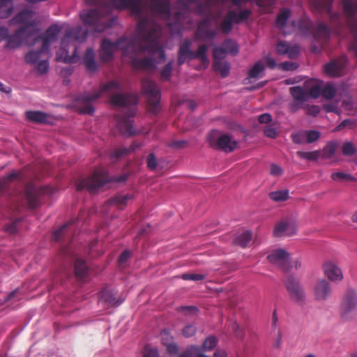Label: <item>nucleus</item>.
Returning <instances> with one entry per match:
<instances>
[{
  "label": "nucleus",
  "instance_id": "nucleus-1",
  "mask_svg": "<svg viewBox=\"0 0 357 357\" xmlns=\"http://www.w3.org/2000/svg\"><path fill=\"white\" fill-rule=\"evenodd\" d=\"M89 5H97L98 8L83 11L80 17L84 24L91 29L101 33L110 27L112 22L109 15L113 8L129 9L138 17L136 30V42L142 48L127 56L131 59V65L135 70H153L157 65L165 59V53L159 42L162 26L155 20L156 17L168 20L170 17L169 0H150L151 14L142 17L144 0H86Z\"/></svg>",
  "mask_w": 357,
  "mask_h": 357
},
{
  "label": "nucleus",
  "instance_id": "nucleus-2",
  "mask_svg": "<svg viewBox=\"0 0 357 357\" xmlns=\"http://www.w3.org/2000/svg\"><path fill=\"white\" fill-rule=\"evenodd\" d=\"M86 37L87 31L79 26L68 30L61 40L60 50L56 52V59L66 63H76L79 61L77 43L84 42Z\"/></svg>",
  "mask_w": 357,
  "mask_h": 357
},
{
  "label": "nucleus",
  "instance_id": "nucleus-3",
  "mask_svg": "<svg viewBox=\"0 0 357 357\" xmlns=\"http://www.w3.org/2000/svg\"><path fill=\"white\" fill-rule=\"evenodd\" d=\"M142 48V46L136 42L135 35L123 36L114 42L104 38L100 44V59L103 62H108L113 59L114 53L116 50H121L123 55L127 56L129 54H133L136 50Z\"/></svg>",
  "mask_w": 357,
  "mask_h": 357
},
{
  "label": "nucleus",
  "instance_id": "nucleus-4",
  "mask_svg": "<svg viewBox=\"0 0 357 357\" xmlns=\"http://www.w3.org/2000/svg\"><path fill=\"white\" fill-rule=\"evenodd\" d=\"M297 26L303 36L312 35L314 43L311 50L314 53H320L324 50L330 38V30L326 24L320 22L314 27L310 19L303 17L298 21Z\"/></svg>",
  "mask_w": 357,
  "mask_h": 357
},
{
  "label": "nucleus",
  "instance_id": "nucleus-5",
  "mask_svg": "<svg viewBox=\"0 0 357 357\" xmlns=\"http://www.w3.org/2000/svg\"><path fill=\"white\" fill-rule=\"evenodd\" d=\"M126 174H121L120 176H109L107 171L99 167L95 169L93 174L86 178L79 180L75 184L77 190H82L86 189L91 192H94L102 187L105 183L109 182L121 183L127 180Z\"/></svg>",
  "mask_w": 357,
  "mask_h": 357
},
{
  "label": "nucleus",
  "instance_id": "nucleus-6",
  "mask_svg": "<svg viewBox=\"0 0 357 357\" xmlns=\"http://www.w3.org/2000/svg\"><path fill=\"white\" fill-rule=\"evenodd\" d=\"M195 7L194 12L198 15H206L204 19L201 20L198 24L196 31V36L202 39H213L217 34L216 29H210V24L213 20V16L211 13V10L213 6V0H204L202 2L200 0H197L195 3Z\"/></svg>",
  "mask_w": 357,
  "mask_h": 357
},
{
  "label": "nucleus",
  "instance_id": "nucleus-7",
  "mask_svg": "<svg viewBox=\"0 0 357 357\" xmlns=\"http://www.w3.org/2000/svg\"><path fill=\"white\" fill-rule=\"evenodd\" d=\"M342 3L347 26L354 36L349 49L357 58V0H342Z\"/></svg>",
  "mask_w": 357,
  "mask_h": 357
},
{
  "label": "nucleus",
  "instance_id": "nucleus-8",
  "mask_svg": "<svg viewBox=\"0 0 357 357\" xmlns=\"http://www.w3.org/2000/svg\"><path fill=\"white\" fill-rule=\"evenodd\" d=\"M45 188H37L32 184L25 186L24 192H19L16 199L15 210L20 211L21 208L27 206L30 208H34L39 205V197L45 192Z\"/></svg>",
  "mask_w": 357,
  "mask_h": 357
},
{
  "label": "nucleus",
  "instance_id": "nucleus-9",
  "mask_svg": "<svg viewBox=\"0 0 357 357\" xmlns=\"http://www.w3.org/2000/svg\"><path fill=\"white\" fill-rule=\"evenodd\" d=\"M119 85L115 82L105 84L98 92L82 95L79 98V111L82 114H93L95 108L93 101L98 99L105 93H114L118 91Z\"/></svg>",
  "mask_w": 357,
  "mask_h": 357
},
{
  "label": "nucleus",
  "instance_id": "nucleus-10",
  "mask_svg": "<svg viewBox=\"0 0 357 357\" xmlns=\"http://www.w3.org/2000/svg\"><path fill=\"white\" fill-rule=\"evenodd\" d=\"M284 284L291 301L299 305H303L306 303V291L299 279L294 275H289L284 280Z\"/></svg>",
  "mask_w": 357,
  "mask_h": 357
},
{
  "label": "nucleus",
  "instance_id": "nucleus-11",
  "mask_svg": "<svg viewBox=\"0 0 357 357\" xmlns=\"http://www.w3.org/2000/svg\"><path fill=\"white\" fill-rule=\"evenodd\" d=\"M143 93L146 96L149 112L157 114L160 109V100L161 98L160 90L157 84L149 80L143 79L142 82Z\"/></svg>",
  "mask_w": 357,
  "mask_h": 357
},
{
  "label": "nucleus",
  "instance_id": "nucleus-12",
  "mask_svg": "<svg viewBox=\"0 0 357 357\" xmlns=\"http://www.w3.org/2000/svg\"><path fill=\"white\" fill-rule=\"evenodd\" d=\"M357 312V291L349 288L344 292L340 304V316L347 321L352 318Z\"/></svg>",
  "mask_w": 357,
  "mask_h": 357
},
{
  "label": "nucleus",
  "instance_id": "nucleus-13",
  "mask_svg": "<svg viewBox=\"0 0 357 357\" xmlns=\"http://www.w3.org/2000/svg\"><path fill=\"white\" fill-rule=\"evenodd\" d=\"M217 135L218 132L216 130L212 131L209 135L208 141L211 146L219 148L227 153H230L238 146V142L232 140L229 135H220L216 139Z\"/></svg>",
  "mask_w": 357,
  "mask_h": 357
},
{
  "label": "nucleus",
  "instance_id": "nucleus-14",
  "mask_svg": "<svg viewBox=\"0 0 357 357\" xmlns=\"http://www.w3.org/2000/svg\"><path fill=\"white\" fill-rule=\"evenodd\" d=\"M312 291L314 301L323 302L331 298L333 288L329 282L322 278L315 282L312 286Z\"/></svg>",
  "mask_w": 357,
  "mask_h": 357
},
{
  "label": "nucleus",
  "instance_id": "nucleus-15",
  "mask_svg": "<svg viewBox=\"0 0 357 357\" xmlns=\"http://www.w3.org/2000/svg\"><path fill=\"white\" fill-rule=\"evenodd\" d=\"M269 261L278 266L284 272H289L291 270L289 252L282 249H278L266 257Z\"/></svg>",
  "mask_w": 357,
  "mask_h": 357
},
{
  "label": "nucleus",
  "instance_id": "nucleus-16",
  "mask_svg": "<svg viewBox=\"0 0 357 357\" xmlns=\"http://www.w3.org/2000/svg\"><path fill=\"white\" fill-rule=\"evenodd\" d=\"M62 28L57 24L50 26L44 33L35 37V42L41 41V51H49L52 43L54 42Z\"/></svg>",
  "mask_w": 357,
  "mask_h": 357
},
{
  "label": "nucleus",
  "instance_id": "nucleus-17",
  "mask_svg": "<svg viewBox=\"0 0 357 357\" xmlns=\"http://www.w3.org/2000/svg\"><path fill=\"white\" fill-rule=\"evenodd\" d=\"M347 61L346 56L342 55L325 64L324 71L326 75L331 77H341L344 74Z\"/></svg>",
  "mask_w": 357,
  "mask_h": 357
},
{
  "label": "nucleus",
  "instance_id": "nucleus-18",
  "mask_svg": "<svg viewBox=\"0 0 357 357\" xmlns=\"http://www.w3.org/2000/svg\"><path fill=\"white\" fill-rule=\"evenodd\" d=\"M332 0H314L313 5L314 8L320 12L326 13L330 18L331 23L342 25V20L340 15L337 13H333Z\"/></svg>",
  "mask_w": 357,
  "mask_h": 357
},
{
  "label": "nucleus",
  "instance_id": "nucleus-19",
  "mask_svg": "<svg viewBox=\"0 0 357 357\" xmlns=\"http://www.w3.org/2000/svg\"><path fill=\"white\" fill-rule=\"evenodd\" d=\"M133 116V112H130L129 114H116L115 116L118 128L121 135L126 137H130L136 133L132 128V117Z\"/></svg>",
  "mask_w": 357,
  "mask_h": 357
},
{
  "label": "nucleus",
  "instance_id": "nucleus-20",
  "mask_svg": "<svg viewBox=\"0 0 357 357\" xmlns=\"http://www.w3.org/2000/svg\"><path fill=\"white\" fill-rule=\"evenodd\" d=\"M111 103L114 106L126 107L135 105L137 102V97L134 94H114L110 98Z\"/></svg>",
  "mask_w": 357,
  "mask_h": 357
},
{
  "label": "nucleus",
  "instance_id": "nucleus-21",
  "mask_svg": "<svg viewBox=\"0 0 357 357\" xmlns=\"http://www.w3.org/2000/svg\"><path fill=\"white\" fill-rule=\"evenodd\" d=\"M192 41L189 39H185L181 44L178 51L177 63L179 66H182L187 59L192 60L194 59L193 52L190 47Z\"/></svg>",
  "mask_w": 357,
  "mask_h": 357
},
{
  "label": "nucleus",
  "instance_id": "nucleus-22",
  "mask_svg": "<svg viewBox=\"0 0 357 357\" xmlns=\"http://www.w3.org/2000/svg\"><path fill=\"white\" fill-rule=\"evenodd\" d=\"M29 25H25L18 29L14 34L8 35L6 39V48L15 49L20 46L23 34L27 31Z\"/></svg>",
  "mask_w": 357,
  "mask_h": 357
},
{
  "label": "nucleus",
  "instance_id": "nucleus-23",
  "mask_svg": "<svg viewBox=\"0 0 357 357\" xmlns=\"http://www.w3.org/2000/svg\"><path fill=\"white\" fill-rule=\"evenodd\" d=\"M327 278L333 282L341 281L343 278L342 270L331 261L326 262L323 266Z\"/></svg>",
  "mask_w": 357,
  "mask_h": 357
},
{
  "label": "nucleus",
  "instance_id": "nucleus-24",
  "mask_svg": "<svg viewBox=\"0 0 357 357\" xmlns=\"http://www.w3.org/2000/svg\"><path fill=\"white\" fill-rule=\"evenodd\" d=\"M296 233V227L287 222H279L275 224L274 229V236L275 237H282L284 236H290Z\"/></svg>",
  "mask_w": 357,
  "mask_h": 357
},
{
  "label": "nucleus",
  "instance_id": "nucleus-25",
  "mask_svg": "<svg viewBox=\"0 0 357 357\" xmlns=\"http://www.w3.org/2000/svg\"><path fill=\"white\" fill-rule=\"evenodd\" d=\"M174 20L168 22L169 31L173 35H180L183 29L184 14L182 11H178L174 15Z\"/></svg>",
  "mask_w": 357,
  "mask_h": 357
},
{
  "label": "nucleus",
  "instance_id": "nucleus-26",
  "mask_svg": "<svg viewBox=\"0 0 357 357\" xmlns=\"http://www.w3.org/2000/svg\"><path fill=\"white\" fill-rule=\"evenodd\" d=\"M17 180H22V176L20 172H13L2 178H0V195L5 193L9 184Z\"/></svg>",
  "mask_w": 357,
  "mask_h": 357
},
{
  "label": "nucleus",
  "instance_id": "nucleus-27",
  "mask_svg": "<svg viewBox=\"0 0 357 357\" xmlns=\"http://www.w3.org/2000/svg\"><path fill=\"white\" fill-rule=\"evenodd\" d=\"M132 198V195L130 194H118L111 197L107 203L110 205H113L119 209H124L127 206L128 202Z\"/></svg>",
  "mask_w": 357,
  "mask_h": 357
},
{
  "label": "nucleus",
  "instance_id": "nucleus-28",
  "mask_svg": "<svg viewBox=\"0 0 357 357\" xmlns=\"http://www.w3.org/2000/svg\"><path fill=\"white\" fill-rule=\"evenodd\" d=\"M26 119L36 123H46L48 120V114L39 111H29L25 113Z\"/></svg>",
  "mask_w": 357,
  "mask_h": 357
},
{
  "label": "nucleus",
  "instance_id": "nucleus-29",
  "mask_svg": "<svg viewBox=\"0 0 357 357\" xmlns=\"http://www.w3.org/2000/svg\"><path fill=\"white\" fill-rule=\"evenodd\" d=\"M84 63L88 70H96L98 66L95 60V52L93 49L86 50L84 56Z\"/></svg>",
  "mask_w": 357,
  "mask_h": 357
},
{
  "label": "nucleus",
  "instance_id": "nucleus-30",
  "mask_svg": "<svg viewBox=\"0 0 357 357\" xmlns=\"http://www.w3.org/2000/svg\"><path fill=\"white\" fill-rule=\"evenodd\" d=\"M99 298L105 303L112 305L118 306L121 303V301H118L115 298V295L110 289H103L99 294Z\"/></svg>",
  "mask_w": 357,
  "mask_h": 357
},
{
  "label": "nucleus",
  "instance_id": "nucleus-31",
  "mask_svg": "<svg viewBox=\"0 0 357 357\" xmlns=\"http://www.w3.org/2000/svg\"><path fill=\"white\" fill-rule=\"evenodd\" d=\"M234 10H229L227 13L225 19L220 24V29L225 34H229L233 28Z\"/></svg>",
  "mask_w": 357,
  "mask_h": 357
},
{
  "label": "nucleus",
  "instance_id": "nucleus-32",
  "mask_svg": "<svg viewBox=\"0 0 357 357\" xmlns=\"http://www.w3.org/2000/svg\"><path fill=\"white\" fill-rule=\"evenodd\" d=\"M88 272V268L84 260L77 259L74 262V273H75V277L78 280H83L86 278Z\"/></svg>",
  "mask_w": 357,
  "mask_h": 357
},
{
  "label": "nucleus",
  "instance_id": "nucleus-33",
  "mask_svg": "<svg viewBox=\"0 0 357 357\" xmlns=\"http://www.w3.org/2000/svg\"><path fill=\"white\" fill-rule=\"evenodd\" d=\"M290 93L292 97L300 102H304L308 99L307 92L299 86L291 87Z\"/></svg>",
  "mask_w": 357,
  "mask_h": 357
},
{
  "label": "nucleus",
  "instance_id": "nucleus-34",
  "mask_svg": "<svg viewBox=\"0 0 357 357\" xmlns=\"http://www.w3.org/2000/svg\"><path fill=\"white\" fill-rule=\"evenodd\" d=\"M13 3L12 0H0V18H7L13 13Z\"/></svg>",
  "mask_w": 357,
  "mask_h": 357
},
{
  "label": "nucleus",
  "instance_id": "nucleus-35",
  "mask_svg": "<svg viewBox=\"0 0 357 357\" xmlns=\"http://www.w3.org/2000/svg\"><path fill=\"white\" fill-rule=\"evenodd\" d=\"M252 239V234L249 231H245L239 236L234 238V243L239 245L243 248H245Z\"/></svg>",
  "mask_w": 357,
  "mask_h": 357
},
{
  "label": "nucleus",
  "instance_id": "nucleus-36",
  "mask_svg": "<svg viewBox=\"0 0 357 357\" xmlns=\"http://www.w3.org/2000/svg\"><path fill=\"white\" fill-rule=\"evenodd\" d=\"M48 50H41V47L38 50H31L25 54L24 61L29 64H35L38 61L41 54L48 53Z\"/></svg>",
  "mask_w": 357,
  "mask_h": 357
},
{
  "label": "nucleus",
  "instance_id": "nucleus-37",
  "mask_svg": "<svg viewBox=\"0 0 357 357\" xmlns=\"http://www.w3.org/2000/svg\"><path fill=\"white\" fill-rule=\"evenodd\" d=\"M33 17V11L29 9H23L15 15L13 20L19 24H26Z\"/></svg>",
  "mask_w": 357,
  "mask_h": 357
},
{
  "label": "nucleus",
  "instance_id": "nucleus-38",
  "mask_svg": "<svg viewBox=\"0 0 357 357\" xmlns=\"http://www.w3.org/2000/svg\"><path fill=\"white\" fill-rule=\"evenodd\" d=\"M214 70L218 72L221 77L223 78L227 77L229 73V64L227 62H222L220 61H214L213 63Z\"/></svg>",
  "mask_w": 357,
  "mask_h": 357
},
{
  "label": "nucleus",
  "instance_id": "nucleus-39",
  "mask_svg": "<svg viewBox=\"0 0 357 357\" xmlns=\"http://www.w3.org/2000/svg\"><path fill=\"white\" fill-rule=\"evenodd\" d=\"M289 197V190H278L269 193V198L277 202L287 201Z\"/></svg>",
  "mask_w": 357,
  "mask_h": 357
},
{
  "label": "nucleus",
  "instance_id": "nucleus-40",
  "mask_svg": "<svg viewBox=\"0 0 357 357\" xmlns=\"http://www.w3.org/2000/svg\"><path fill=\"white\" fill-rule=\"evenodd\" d=\"M337 93V89L331 82H327L326 84L322 82V93L321 96L326 99H331L335 96Z\"/></svg>",
  "mask_w": 357,
  "mask_h": 357
},
{
  "label": "nucleus",
  "instance_id": "nucleus-41",
  "mask_svg": "<svg viewBox=\"0 0 357 357\" xmlns=\"http://www.w3.org/2000/svg\"><path fill=\"white\" fill-rule=\"evenodd\" d=\"M337 148V144L333 142H331L326 144V146L322 151L321 158L324 160L331 158L335 153Z\"/></svg>",
  "mask_w": 357,
  "mask_h": 357
},
{
  "label": "nucleus",
  "instance_id": "nucleus-42",
  "mask_svg": "<svg viewBox=\"0 0 357 357\" xmlns=\"http://www.w3.org/2000/svg\"><path fill=\"white\" fill-rule=\"evenodd\" d=\"M208 50V47L206 45H202L198 47L197 51L193 52L194 59H198L201 60L203 63L208 64V60L206 53Z\"/></svg>",
  "mask_w": 357,
  "mask_h": 357
},
{
  "label": "nucleus",
  "instance_id": "nucleus-43",
  "mask_svg": "<svg viewBox=\"0 0 357 357\" xmlns=\"http://www.w3.org/2000/svg\"><path fill=\"white\" fill-rule=\"evenodd\" d=\"M135 145H131L130 147H121L116 149L111 155L112 158L119 159L123 156L128 155L133 150H135Z\"/></svg>",
  "mask_w": 357,
  "mask_h": 357
},
{
  "label": "nucleus",
  "instance_id": "nucleus-44",
  "mask_svg": "<svg viewBox=\"0 0 357 357\" xmlns=\"http://www.w3.org/2000/svg\"><path fill=\"white\" fill-rule=\"evenodd\" d=\"M342 153L344 156H353L357 153V148L354 143L345 142L342 146Z\"/></svg>",
  "mask_w": 357,
  "mask_h": 357
},
{
  "label": "nucleus",
  "instance_id": "nucleus-45",
  "mask_svg": "<svg viewBox=\"0 0 357 357\" xmlns=\"http://www.w3.org/2000/svg\"><path fill=\"white\" fill-rule=\"evenodd\" d=\"M290 14L291 12L289 9H282L279 13L276 19V24L280 29H282L287 23V20L289 18Z\"/></svg>",
  "mask_w": 357,
  "mask_h": 357
},
{
  "label": "nucleus",
  "instance_id": "nucleus-46",
  "mask_svg": "<svg viewBox=\"0 0 357 357\" xmlns=\"http://www.w3.org/2000/svg\"><path fill=\"white\" fill-rule=\"evenodd\" d=\"M264 70V66L261 61H259L250 69L248 76L250 78H257Z\"/></svg>",
  "mask_w": 357,
  "mask_h": 357
},
{
  "label": "nucleus",
  "instance_id": "nucleus-47",
  "mask_svg": "<svg viewBox=\"0 0 357 357\" xmlns=\"http://www.w3.org/2000/svg\"><path fill=\"white\" fill-rule=\"evenodd\" d=\"M322 93V82H318L312 85L308 92V98H319L321 96Z\"/></svg>",
  "mask_w": 357,
  "mask_h": 357
},
{
  "label": "nucleus",
  "instance_id": "nucleus-48",
  "mask_svg": "<svg viewBox=\"0 0 357 357\" xmlns=\"http://www.w3.org/2000/svg\"><path fill=\"white\" fill-rule=\"evenodd\" d=\"M222 47L225 50L227 53L236 54L238 52V45L236 44L231 39H226L222 45Z\"/></svg>",
  "mask_w": 357,
  "mask_h": 357
},
{
  "label": "nucleus",
  "instance_id": "nucleus-49",
  "mask_svg": "<svg viewBox=\"0 0 357 357\" xmlns=\"http://www.w3.org/2000/svg\"><path fill=\"white\" fill-rule=\"evenodd\" d=\"M251 15V11L248 9H245L241 10L239 13H237L234 11V15L232 17L234 22L239 24L242 22H245L247 19L250 17Z\"/></svg>",
  "mask_w": 357,
  "mask_h": 357
},
{
  "label": "nucleus",
  "instance_id": "nucleus-50",
  "mask_svg": "<svg viewBox=\"0 0 357 357\" xmlns=\"http://www.w3.org/2000/svg\"><path fill=\"white\" fill-rule=\"evenodd\" d=\"M297 155L301 158H304L305 160H308L309 161H315V160L319 159L320 153L318 151L310 152L298 151Z\"/></svg>",
  "mask_w": 357,
  "mask_h": 357
},
{
  "label": "nucleus",
  "instance_id": "nucleus-51",
  "mask_svg": "<svg viewBox=\"0 0 357 357\" xmlns=\"http://www.w3.org/2000/svg\"><path fill=\"white\" fill-rule=\"evenodd\" d=\"M172 63L169 62L164 66L160 72V79L163 82L169 80L172 76Z\"/></svg>",
  "mask_w": 357,
  "mask_h": 357
},
{
  "label": "nucleus",
  "instance_id": "nucleus-52",
  "mask_svg": "<svg viewBox=\"0 0 357 357\" xmlns=\"http://www.w3.org/2000/svg\"><path fill=\"white\" fill-rule=\"evenodd\" d=\"M218 342L217 338L211 335L208 337L205 341L203 342V344L202 345V349L205 351H209L213 349Z\"/></svg>",
  "mask_w": 357,
  "mask_h": 357
},
{
  "label": "nucleus",
  "instance_id": "nucleus-53",
  "mask_svg": "<svg viewBox=\"0 0 357 357\" xmlns=\"http://www.w3.org/2000/svg\"><path fill=\"white\" fill-rule=\"evenodd\" d=\"M331 178L335 181H355L356 179L352 175L349 174H345L343 172H335L331 174Z\"/></svg>",
  "mask_w": 357,
  "mask_h": 357
},
{
  "label": "nucleus",
  "instance_id": "nucleus-54",
  "mask_svg": "<svg viewBox=\"0 0 357 357\" xmlns=\"http://www.w3.org/2000/svg\"><path fill=\"white\" fill-rule=\"evenodd\" d=\"M183 280L202 281L206 279L204 274L199 273H184L181 276Z\"/></svg>",
  "mask_w": 357,
  "mask_h": 357
},
{
  "label": "nucleus",
  "instance_id": "nucleus-55",
  "mask_svg": "<svg viewBox=\"0 0 357 357\" xmlns=\"http://www.w3.org/2000/svg\"><path fill=\"white\" fill-rule=\"evenodd\" d=\"M73 222H68L62 225L60 228H59L56 231H54L53 234V238L54 241H60L62 236L66 233L67 228L72 224Z\"/></svg>",
  "mask_w": 357,
  "mask_h": 357
},
{
  "label": "nucleus",
  "instance_id": "nucleus-56",
  "mask_svg": "<svg viewBox=\"0 0 357 357\" xmlns=\"http://www.w3.org/2000/svg\"><path fill=\"white\" fill-rule=\"evenodd\" d=\"M227 52L221 47H215L213 52L214 61H220L225 58Z\"/></svg>",
  "mask_w": 357,
  "mask_h": 357
},
{
  "label": "nucleus",
  "instance_id": "nucleus-57",
  "mask_svg": "<svg viewBox=\"0 0 357 357\" xmlns=\"http://www.w3.org/2000/svg\"><path fill=\"white\" fill-rule=\"evenodd\" d=\"M199 347L198 346H190L182 352L178 357H194L195 355L199 351Z\"/></svg>",
  "mask_w": 357,
  "mask_h": 357
},
{
  "label": "nucleus",
  "instance_id": "nucleus-58",
  "mask_svg": "<svg viewBox=\"0 0 357 357\" xmlns=\"http://www.w3.org/2000/svg\"><path fill=\"white\" fill-rule=\"evenodd\" d=\"M146 164L147 167L150 170H155L157 168V165L158 163L157 162V158L154 155V153H151L149 154L147 158H146Z\"/></svg>",
  "mask_w": 357,
  "mask_h": 357
},
{
  "label": "nucleus",
  "instance_id": "nucleus-59",
  "mask_svg": "<svg viewBox=\"0 0 357 357\" xmlns=\"http://www.w3.org/2000/svg\"><path fill=\"white\" fill-rule=\"evenodd\" d=\"M183 336L185 337H190L196 333V327L194 324L186 325L181 331Z\"/></svg>",
  "mask_w": 357,
  "mask_h": 357
},
{
  "label": "nucleus",
  "instance_id": "nucleus-60",
  "mask_svg": "<svg viewBox=\"0 0 357 357\" xmlns=\"http://www.w3.org/2000/svg\"><path fill=\"white\" fill-rule=\"evenodd\" d=\"M306 137L307 143H313L320 137V132L317 130H309L306 133Z\"/></svg>",
  "mask_w": 357,
  "mask_h": 357
},
{
  "label": "nucleus",
  "instance_id": "nucleus-61",
  "mask_svg": "<svg viewBox=\"0 0 357 357\" xmlns=\"http://www.w3.org/2000/svg\"><path fill=\"white\" fill-rule=\"evenodd\" d=\"M143 357H160L158 349L154 347H146Z\"/></svg>",
  "mask_w": 357,
  "mask_h": 357
},
{
  "label": "nucleus",
  "instance_id": "nucleus-62",
  "mask_svg": "<svg viewBox=\"0 0 357 357\" xmlns=\"http://www.w3.org/2000/svg\"><path fill=\"white\" fill-rule=\"evenodd\" d=\"M37 71L40 74H45L49 70V62L47 60H41L36 66Z\"/></svg>",
  "mask_w": 357,
  "mask_h": 357
},
{
  "label": "nucleus",
  "instance_id": "nucleus-63",
  "mask_svg": "<svg viewBox=\"0 0 357 357\" xmlns=\"http://www.w3.org/2000/svg\"><path fill=\"white\" fill-rule=\"evenodd\" d=\"M178 311L188 314H196L197 313V308L193 305L181 306L178 307Z\"/></svg>",
  "mask_w": 357,
  "mask_h": 357
},
{
  "label": "nucleus",
  "instance_id": "nucleus-64",
  "mask_svg": "<svg viewBox=\"0 0 357 357\" xmlns=\"http://www.w3.org/2000/svg\"><path fill=\"white\" fill-rule=\"evenodd\" d=\"M290 46L288 43L284 42H280L277 45V52L280 54H287V52L289 51Z\"/></svg>",
  "mask_w": 357,
  "mask_h": 357
}]
</instances>
